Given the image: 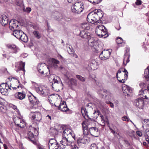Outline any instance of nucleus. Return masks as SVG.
<instances>
[{"label": "nucleus", "mask_w": 149, "mask_h": 149, "mask_svg": "<svg viewBox=\"0 0 149 149\" xmlns=\"http://www.w3.org/2000/svg\"><path fill=\"white\" fill-rule=\"evenodd\" d=\"M76 77L77 78H78L79 80L81 81H84L85 80V78L79 75H77Z\"/></svg>", "instance_id": "09e8293b"}, {"label": "nucleus", "mask_w": 149, "mask_h": 149, "mask_svg": "<svg viewBox=\"0 0 149 149\" xmlns=\"http://www.w3.org/2000/svg\"><path fill=\"white\" fill-rule=\"evenodd\" d=\"M123 70H123V71L125 73L124 76H125V78H126L127 79L128 75V72L124 68Z\"/></svg>", "instance_id": "6e6d98bb"}, {"label": "nucleus", "mask_w": 149, "mask_h": 149, "mask_svg": "<svg viewBox=\"0 0 149 149\" xmlns=\"http://www.w3.org/2000/svg\"><path fill=\"white\" fill-rule=\"evenodd\" d=\"M78 148L77 147L76 145L74 144L73 146L72 149H78Z\"/></svg>", "instance_id": "0e129e2a"}, {"label": "nucleus", "mask_w": 149, "mask_h": 149, "mask_svg": "<svg viewBox=\"0 0 149 149\" xmlns=\"http://www.w3.org/2000/svg\"><path fill=\"white\" fill-rule=\"evenodd\" d=\"M88 1L94 5H96L99 3L102 0H88Z\"/></svg>", "instance_id": "37998d69"}, {"label": "nucleus", "mask_w": 149, "mask_h": 149, "mask_svg": "<svg viewBox=\"0 0 149 149\" xmlns=\"http://www.w3.org/2000/svg\"><path fill=\"white\" fill-rule=\"evenodd\" d=\"M25 63L22 61H20L16 63H15V69L17 72L19 70L25 71L24 69Z\"/></svg>", "instance_id": "dca6fc26"}, {"label": "nucleus", "mask_w": 149, "mask_h": 149, "mask_svg": "<svg viewBox=\"0 0 149 149\" xmlns=\"http://www.w3.org/2000/svg\"><path fill=\"white\" fill-rule=\"evenodd\" d=\"M9 24V28L11 30L15 29L18 26V22L16 20H11L10 21Z\"/></svg>", "instance_id": "aec40b11"}, {"label": "nucleus", "mask_w": 149, "mask_h": 149, "mask_svg": "<svg viewBox=\"0 0 149 149\" xmlns=\"http://www.w3.org/2000/svg\"><path fill=\"white\" fill-rule=\"evenodd\" d=\"M88 65L93 70L97 69L98 68V63L95 60L92 59L90 61Z\"/></svg>", "instance_id": "412c9836"}, {"label": "nucleus", "mask_w": 149, "mask_h": 149, "mask_svg": "<svg viewBox=\"0 0 149 149\" xmlns=\"http://www.w3.org/2000/svg\"><path fill=\"white\" fill-rule=\"evenodd\" d=\"M147 90L142 88L139 92V95L140 96V98L148 100L149 97L147 93Z\"/></svg>", "instance_id": "a211bd4d"}, {"label": "nucleus", "mask_w": 149, "mask_h": 149, "mask_svg": "<svg viewBox=\"0 0 149 149\" xmlns=\"http://www.w3.org/2000/svg\"><path fill=\"white\" fill-rule=\"evenodd\" d=\"M53 15L55 16L54 18L58 21H60L62 19H64L66 21H68L70 20L69 17H66L64 15L58 12H56L54 13Z\"/></svg>", "instance_id": "ddd939ff"}, {"label": "nucleus", "mask_w": 149, "mask_h": 149, "mask_svg": "<svg viewBox=\"0 0 149 149\" xmlns=\"http://www.w3.org/2000/svg\"><path fill=\"white\" fill-rule=\"evenodd\" d=\"M122 119L124 121H127V122L129 121V120H130L129 118L127 116H125L122 117Z\"/></svg>", "instance_id": "5fc2aeb1"}, {"label": "nucleus", "mask_w": 149, "mask_h": 149, "mask_svg": "<svg viewBox=\"0 0 149 149\" xmlns=\"http://www.w3.org/2000/svg\"><path fill=\"white\" fill-rule=\"evenodd\" d=\"M81 27L83 29L86 30H88L89 28L88 24L87 23H82L81 25Z\"/></svg>", "instance_id": "49530a36"}, {"label": "nucleus", "mask_w": 149, "mask_h": 149, "mask_svg": "<svg viewBox=\"0 0 149 149\" xmlns=\"http://www.w3.org/2000/svg\"><path fill=\"white\" fill-rule=\"evenodd\" d=\"M21 5L22 6L24 12H26L27 13H29L31 11V8H30L29 7H27L26 8V9H25L24 5L23 4H22Z\"/></svg>", "instance_id": "a18cd8bd"}, {"label": "nucleus", "mask_w": 149, "mask_h": 149, "mask_svg": "<svg viewBox=\"0 0 149 149\" xmlns=\"http://www.w3.org/2000/svg\"><path fill=\"white\" fill-rule=\"evenodd\" d=\"M47 68L48 69V67L45 65L44 63H42L39 64L38 66V71L42 74L44 73V69Z\"/></svg>", "instance_id": "5701e85b"}, {"label": "nucleus", "mask_w": 149, "mask_h": 149, "mask_svg": "<svg viewBox=\"0 0 149 149\" xmlns=\"http://www.w3.org/2000/svg\"><path fill=\"white\" fill-rule=\"evenodd\" d=\"M15 96L16 98L20 100H22L25 98L26 94L23 91L21 92H18L15 94Z\"/></svg>", "instance_id": "b1692460"}, {"label": "nucleus", "mask_w": 149, "mask_h": 149, "mask_svg": "<svg viewBox=\"0 0 149 149\" xmlns=\"http://www.w3.org/2000/svg\"><path fill=\"white\" fill-rule=\"evenodd\" d=\"M23 33L22 31L15 30L14 31L13 34L15 37L19 39Z\"/></svg>", "instance_id": "bb28decb"}, {"label": "nucleus", "mask_w": 149, "mask_h": 149, "mask_svg": "<svg viewBox=\"0 0 149 149\" xmlns=\"http://www.w3.org/2000/svg\"><path fill=\"white\" fill-rule=\"evenodd\" d=\"M19 87V86H17V87H13L11 86V90H16L17 88Z\"/></svg>", "instance_id": "e2e57ef3"}, {"label": "nucleus", "mask_w": 149, "mask_h": 149, "mask_svg": "<svg viewBox=\"0 0 149 149\" xmlns=\"http://www.w3.org/2000/svg\"><path fill=\"white\" fill-rule=\"evenodd\" d=\"M104 93V94H102V97H104V95H105V96H107V95H106L107 93L106 92V91L104 90L102 91Z\"/></svg>", "instance_id": "338daca9"}, {"label": "nucleus", "mask_w": 149, "mask_h": 149, "mask_svg": "<svg viewBox=\"0 0 149 149\" xmlns=\"http://www.w3.org/2000/svg\"><path fill=\"white\" fill-rule=\"evenodd\" d=\"M94 11L96 15H97V18L98 21H99V20H100L103 17V14L102 13V11L100 10L99 11L95 10Z\"/></svg>", "instance_id": "c756f323"}, {"label": "nucleus", "mask_w": 149, "mask_h": 149, "mask_svg": "<svg viewBox=\"0 0 149 149\" xmlns=\"http://www.w3.org/2000/svg\"><path fill=\"white\" fill-rule=\"evenodd\" d=\"M109 129L111 131V132L114 135H115L116 134V133L115 131L110 126H108Z\"/></svg>", "instance_id": "4d7b16f0"}, {"label": "nucleus", "mask_w": 149, "mask_h": 149, "mask_svg": "<svg viewBox=\"0 0 149 149\" xmlns=\"http://www.w3.org/2000/svg\"><path fill=\"white\" fill-rule=\"evenodd\" d=\"M141 3L142 2L141 0H136L135 4L136 5H139L141 4Z\"/></svg>", "instance_id": "bf43d9fd"}, {"label": "nucleus", "mask_w": 149, "mask_h": 149, "mask_svg": "<svg viewBox=\"0 0 149 149\" xmlns=\"http://www.w3.org/2000/svg\"><path fill=\"white\" fill-rule=\"evenodd\" d=\"M116 42L118 44H123V46H124L125 44V42H123V39L120 37H118L116 40Z\"/></svg>", "instance_id": "4c0bfd02"}, {"label": "nucleus", "mask_w": 149, "mask_h": 149, "mask_svg": "<svg viewBox=\"0 0 149 149\" xmlns=\"http://www.w3.org/2000/svg\"><path fill=\"white\" fill-rule=\"evenodd\" d=\"M13 120L15 124L21 128L24 127L26 125L24 120L19 117H15L13 118Z\"/></svg>", "instance_id": "f8f14e48"}, {"label": "nucleus", "mask_w": 149, "mask_h": 149, "mask_svg": "<svg viewBox=\"0 0 149 149\" xmlns=\"http://www.w3.org/2000/svg\"><path fill=\"white\" fill-rule=\"evenodd\" d=\"M100 34V35H97V36L103 38H106L108 36L107 29H105L104 30V31L101 33Z\"/></svg>", "instance_id": "2f4dec72"}, {"label": "nucleus", "mask_w": 149, "mask_h": 149, "mask_svg": "<svg viewBox=\"0 0 149 149\" xmlns=\"http://www.w3.org/2000/svg\"><path fill=\"white\" fill-rule=\"evenodd\" d=\"M20 37L19 40H21L24 42H26L28 41V38L27 36L24 33Z\"/></svg>", "instance_id": "72a5a7b5"}, {"label": "nucleus", "mask_w": 149, "mask_h": 149, "mask_svg": "<svg viewBox=\"0 0 149 149\" xmlns=\"http://www.w3.org/2000/svg\"><path fill=\"white\" fill-rule=\"evenodd\" d=\"M66 46L67 48V50L69 54H72V53L74 52V51L72 46L69 45L68 44H67L66 45Z\"/></svg>", "instance_id": "c9c22d12"}, {"label": "nucleus", "mask_w": 149, "mask_h": 149, "mask_svg": "<svg viewBox=\"0 0 149 149\" xmlns=\"http://www.w3.org/2000/svg\"><path fill=\"white\" fill-rule=\"evenodd\" d=\"M90 149H98V147L95 143H93L90 146Z\"/></svg>", "instance_id": "8fccbe9b"}, {"label": "nucleus", "mask_w": 149, "mask_h": 149, "mask_svg": "<svg viewBox=\"0 0 149 149\" xmlns=\"http://www.w3.org/2000/svg\"><path fill=\"white\" fill-rule=\"evenodd\" d=\"M52 61L53 63L56 64H58L59 63L58 61L54 58H52Z\"/></svg>", "instance_id": "13d9d810"}, {"label": "nucleus", "mask_w": 149, "mask_h": 149, "mask_svg": "<svg viewBox=\"0 0 149 149\" xmlns=\"http://www.w3.org/2000/svg\"><path fill=\"white\" fill-rule=\"evenodd\" d=\"M144 99L140 98L135 100L134 102V105L139 109H143L144 105Z\"/></svg>", "instance_id": "4468645a"}, {"label": "nucleus", "mask_w": 149, "mask_h": 149, "mask_svg": "<svg viewBox=\"0 0 149 149\" xmlns=\"http://www.w3.org/2000/svg\"><path fill=\"white\" fill-rule=\"evenodd\" d=\"M29 117L33 121L39 122L41 119V114L38 112H31L29 114Z\"/></svg>", "instance_id": "423d86ee"}, {"label": "nucleus", "mask_w": 149, "mask_h": 149, "mask_svg": "<svg viewBox=\"0 0 149 149\" xmlns=\"http://www.w3.org/2000/svg\"><path fill=\"white\" fill-rule=\"evenodd\" d=\"M29 128L32 129V131H34L35 134V136L37 135L38 134V131L36 128H32V127H29Z\"/></svg>", "instance_id": "603ef678"}, {"label": "nucleus", "mask_w": 149, "mask_h": 149, "mask_svg": "<svg viewBox=\"0 0 149 149\" xmlns=\"http://www.w3.org/2000/svg\"><path fill=\"white\" fill-rule=\"evenodd\" d=\"M97 18V15H96L94 11L90 13L88 15L87 17V20L89 23L93 24L95 22H97L98 21Z\"/></svg>", "instance_id": "39448f33"}, {"label": "nucleus", "mask_w": 149, "mask_h": 149, "mask_svg": "<svg viewBox=\"0 0 149 149\" xmlns=\"http://www.w3.org/2000/svg\"><path fill=\"white\" fill-rule=\"evenodd\" d=\"M94 102L95 105L102 110L107 108L106 104L101 100L95 99L94 100Z\"/></svg>", "instance_id": "2eb2a0df"}, {"label": "nucleus", "mask_w": 149, "mask_h": 149, "mask_svg": "<svg viewBox=\"0 0 149 149\" xmlns=\"http://www.w3.org/2000/svg\"><path fill=\"white\" fill-rule=\"evenodd\" d=\"M144 76L146 78L149 77V66L146 69L144 72Z\"/></svg>", "instance_id": "c03bdc74"}, {"label": "nucleus", "mask_w": 149, "mask_h": 149, "mask_svg": "<svg viewBox=\"0 0 149 149\" xmlns=\"http://www.w3.org/2000/svg\"><path fill=\"white\" fill-rule=\"evenodd\" d=\"M48 145L49 149H61L58 142L54 139H51L49 140Z\"/></svg>", "instance_id": "1a4fd4ad"}, {"label": "nucleus", "mask_w": 149, "mask_h": 149, "mask_svg": "<svg viewBox=\"0 0 149 149\" xmlns=\"http://www.w3.org/2000/svg\"><path fill=\"white\" fill-rule=\"evenodd\" d=\"M123 68H121L118 71L117 73H118H118H121V72L123 71Z\"/></svg>", "instance_id": "69168bd1"}, {"label": "nucleus", "mask_w": 149, "mask_h": 149, "mask_svg": "<svg viewBox=\"0 0 149 149\" xmlns=\"http://www.w3.org/2000/svg\"><path fill=\"white\" fill-rule=\"evenodd\" d=\"M80 36L82 38L88 39V44L93 51L97 53L99 52L100 49L97 40L95 38L92 37L90 33L86 30H83L80 31Z\"/></svg>", "instance_id": "f257e3e1"}, {"label": "nucleus", "mask_w": 149, "mask_h": 149, "mask_svg": "<svg viewBox=\"0 0 149 149\" xmlns=\"http://www.w3.org/2000/svg\"><path fill=\"white\" fill-rule=\"evenodd\" d=\"M60 142L62 144L61 147L63 149L65 148L66 146H70L72 143L71 139L65 137H63Z\"/></svg>", "instance_id": "9b49d317"}, {"label": "nucleus", "mask_w": 149, "mask_h": 149, "mask_svg": "<svg viewBox=\"0 0 149 149\" xmlns=\"http://www.w3.org/2000/svg\"><path fill=\"white\" fill-rule=\"evenodd\" d=\"M136 133L139 136H141L142 134V132L140 131H137L136 132Z\"/></svg>", "instance_id": "052dcab7"}, {"label": "nucleus", "mask_w": 149, "mask_h": 149, "mask_svg": "<svg viewBox=\"0 0 149 149\" xmlns=\"http://www.w3.org/2000/svg\"><path fill=\"white\" fill-rule=\"evenodd\" d=\"M130 57V55L128 53H125L124 55V57L123 59V63L124 64L125 61L126 63L125 64V65L128 63L129 61V58Z\"/></svg>", "instance_id": "f704fd0d"}, {"label": "nucleus", "mask_w": 149, "mask_h": 149, "mask_svg": "<svg viewBox=\"0 0 149 149\" xmlns=\"http://www.w3.org/2000/svg\"><path fill=\"white\" fill-rule=\"evenodd\" d=\"M32 83L34 86V89L39 95L43 96H45L48 95V90L44 86L33 81L32 82Z\"/></svg>", "instance_id": "7ed1b4c3"}, {"label": "nucleus", "mask_w": 149, "mask_h": 149, "mask_svg": "<svg viewBox=\"0 0 149 149\" xmlns=\"http://www.w3.org/2000/svg\"><path fill=\"white\" fill-rule=\"evenodd\" d=\"M8 18L6 16H2L0 18V23L3 26H5L8 23Z\"/></svg>", "instance_id": "a878e982"}, {"label": "nucleus", "mask_w": 149, "mask_h": 149, "mask_svg": "<svg viewBox=\"0 0 149 149\" xmlns=\"http://www.w3.org/2000/svg\"><path fill=\"white\" fill-rule=\"evenodd\" d=\"M122 89L123 93L127 96H130V93L132 92V89L125 84L122 86Z\"/></svg>", "instance_id": "f3484780"}, {"label": "nucleus", "mask_w": 149, "mask_h": 149, "mask_svg": "<svg viewBox=\"0 0 149 149\" xmlns=\"http://www.w3.org/2000/svg\"><path fill=\"white\" fill-rule=\"evenodd\" d=\"M84 8V6L82 4L79 3H76L72 8V10L73 12L79 13L83 11Z\"/></svg>", "instance_id": "0eeeda50"}, {"label": "nucleus", "mask_w": 149, "mask_h": 149, "mask_svg": "<svg viewBox=\"0 0 149 149\" xmlns=\"http://www.w3.org/2000/svg\"><path fill=\"white\" fill-rule=\"evenodd\" d=\"M34 36L38 39H40L41 37L40 33L37 31H34L33 32Z\"/></svg>", "instance_id": "ea45409f"}, {"label": "nucleus", "mask_w": 149, "mask_h": 149, "mask_svg": "<svg viewBox=\"0 0 149 149\" xmlns=\"http://www.w3.org/2000/svg\"><path fill=\"white\" fill-rule=\"evenodd\" d=\"M8 47L12 51L13 53H16L19 50L15 45H9Z\"/></svg>", "instance_id": "7c9ffc66"}, {"label": "nucleus", "mask_w": 149, "mask_h": 149, "mask_svg": "<svg viewBox=\"0 0 149 149\" xmlns=\"http://www.w3.org/2000/svg\"><path fill=\"white\" fill-rule=\"evenodd\" d=\"M1 87L2 88H4L5 89L6 91L8 92L10 90H11V85H8L7 83H2L1 84Z\"/></svg>", "instance_id": "c85d7f7f"}, {"label": "nucleus", "mask_w": 149, "mask_h": 149, "mask_svg": "<svg viewBox=\"0 0 149 149\" xmlns=\"http://www.w3.org/2000/svg\"><path fill=\"white\" fill-rule=\"evenodd\" d=\"M63 137L69 138L70 139L72 138L74 140L75 138L74 133L71 129L69 128H66L63 130Z\"/></svg>", "instance_id": "6e6552de"}, {"label": "nucleus", "mask_w": 149, "mask_h": 149, "mask_svg": "<svg viewBox=\"0 0 149 149\" xmlns=\"http://www.w3.org/2000/svg\"><path fill=\"white\" fill-rule=\"evenodd\" d=\"M68 2L70 3H74V0H67Z\"/></svg>", "instance_id": "774afa93"}, {"label": "nucleus", "mask_w": 149, "mask_h": 149, "mask_svg": "<svg viewBox=\"0 0 149 149\" xmlns=\"http://www.w3.org/2000/svg\"><path fill=\"white\" fill-rule=\"evenodd\" d=\"M3 100L0 97V110H1L2 112L5 113L6 111L5 109H4L3 107L2 106L3 103Z\"/></svg>", "instance_id": "a19ab883"}, {"label": "nucleus", "mask_w": 149, "mask_h": 149, "mask_svg": "<svg viewBox=\"0 0 149 149\" xmlns=\"http://www.w3.org/2000/svg\"><path fill=\"white\" fill-rule=\"evenodd\" d=\"M65 102L60 103L58 107V109L60 110L61 111L63 112H68V111H69V109L68 108L66 104H65Z\"/></svg>", "instance_id": "4be33fe9"}, {"label": "nucleus", "mask_w": 149, "mask_h": 149, "mask_svg": "<svg viewBox=\"0 0 149 149\" xmlns=\"http://www.w3.org/2000/svg\"><path fill=\"white\" fill-rule=\"evenodd\" d=\"M83 134L85 135H86L88 134L89 132V130L88 129H83Z\"/></svg>", "instance_id": "864d4df0"}, {"label": "nucleus", "mask_w": 149, "mask_h": 149, "mask_svg": "<svg viewBox=\"0 0 149 149\" xmlns=\"http://www.w3.org/2000/svg\"><path fill=\"white\" fill-rule=\"evenodd\" d=\"M0 92L2 95H7L8 94V92L6 91L4 88H2L1 85H0Z\"/></svg>", "instance_id": "79ce46f5"}, {"label": "nucleus", "mask_w": 149, "mask_h": 149, "mask_svg": "<svg viewBox=\"0 0 149 149\" xmlns=\"http://www.w3.org/2000/svg\"><path fill=\"white\" fill-rule=\"evenodd\" d=\"M105 27L102 25H99L97 26L96 29V33H100L101 30H103V29H104Z\"/></svg>", "instance_id": "e433bc0d"}, {"label": "nucleus", "mask_w": 149, "mask_h": 149, "mask_svg": "<svg viewBox=\"0 0 149 149\" xmlns=\"http://www.w3.org/2000/svg\"><path fill=\"white\" fill-rule=\"evenodd\" d=\"M127 79H126V78H125L124 79H122V80H119V79L118 80L120 83H124L125 82V80H126Z\"/></svg>", "instance_id": "680f3d73"}, {"label": "nucleus", "mask_w": 149, "mask_h": 149, "mask_svg": "<svg viewBox=\"0 0 149 149\" xmlns=\"http://www.w3.org/2000/svg\"><path fill=\"white\" fill-rule=\"evenodd\" d=\"M27 135L28 138L30 140L32 141L34 144L36 143V142L34 141V136H35V134L34 135L33 132L29 131L28 132Z\"/></svg>", "instance_id": "cd10ccee"}, {"label": "nucleus", "mask_w": 149, "mask_h": 149, "mask_svg": "<svg viewBox=\"0 0 149 149\" xmlns=\"http://www.w3.org/2000/svg\"><path fill=\"white\" fill-rule=\"evenodd\" d=\"M49 80L50 81H53V83L52 84V87L53 90L56 91H58L60 90L59 88L62 87V82L58 83V79H60L59 77L54 75V74H50L48 77Z\"/></svg>", "instance_id": "f03ea898"}, {"label": "nucleus", "mask_w": 149, "mask_h": 149, "mask_svg": "<svg viewBox=\"0 0 149 149\" xmlns=\"http://www.w3.org/2000/svg\"><path fill=\"white\" fill-rule=\"evenodd\" d=\"M88 142V141L86 137H80L77 140V143L79 146H81V144H85Z\"/></svg>", "instance_id": "393cba45"}, {"label": "nucleus", "mask_w": 149, "mask_h": 149, "mask_svg": "<svg viewBox=\"0 0 149 149\" xmlns=\"http://www.w3.org/2000/svg\"><path fill=\"white\" fill-rule=\"evenodd\" d=\"M145 136L146 141L149 142V130L146 133Z\"/></svg>", "instance_id": "3c124183"}, {"label": "nucleus", "mask_w": 149, "mask_h": 149, "mask_svg": "<svg viewBox=\"0 0 149 149\" xmlns=\"http://www.w3.org/2000/svg\"><path fill=\"white\" fill-rule=\"evenodd\" d=\"M29 99L31 103V109H36L38 107L37 104L39 103V101L37 100L36 97L32 94L29 96Z\"/></svg>", "instance_id": "20e7f679"}, {"label": "nucleus", "mask_w": 149, "mask_h": 149, "mask_svg": "<svg viewBox=\"0 0 149 149\" xmlns=\"http://www.w3.org/2000/svg\"><path fill=\"white\" fill-rule=\"evenodd\" d=\"M97 113V114L99 115L100 114V116L101 118V121L102 123H108L109 125V123L108 122H107V121H105V120L104 119V116L101 114L100 112V111L98 110H97L96 111H95V112H94V113Z\"/></svg>", "instance_id": "473e14b6"}, {"label": "nucleus", "mask_w": 149, "mask_h": 149, "mask_svg": "<svg viewBox=\"0 0 149 149\" xmlns=\"http://www.w3.org/2000/svg\"><path fill=\"white\" fill-rule=\"evenodd\" d=\"M112 50L111 49L105 50L102 51L100 55V57L102 60H105L109 58Z\"/></svg>", "instance_id": "9d476101"}, {"label": "nucleus", "mask_w": 149, "mask_h": 149, "mask_svg": "<svg viewBox=\"0 0 149 149\" xmlns=\"http://www.w3.org/2000/svg\"><path fill=\"white\" fill-rule=\"evenodd\" d=\"M82 125L83 129H87L90 127V124L88 125V123L85 121H83Z\"/></svg>", "instance_id": "58836bf2"}, {"label": "nucleus", "mask_w": 149, "mask_h": 149, "mask_svg": "<svg viewBox=\"0 0 149 149\" xmlns=\"http://www.w3.org/2000/svg\"><path fill=\"white\" fill-rule=\"evenodd\" d=\"M65 129H64V127L63 126L59 125L58 129H57V131L59 132H61L62 131H63Z\"/></svg>", "instance_id": "de8ad7c7"}, {"label": "nucleus", "mask_w": 149, "mask_h": 149, "mask_svg": "<svg viewBox=\"0 0 149 149\" xmlns=\"http://www.w3.org/2000/svg\"><path fill=\"white\" fill-rule=\"evenodd\" d=\"M89 132L91 134L95 137H97L99 134L98 129L95 127H91L89 128Z\"/></svg>", "instance_id": "6ab92c4d"}]
</instances>
